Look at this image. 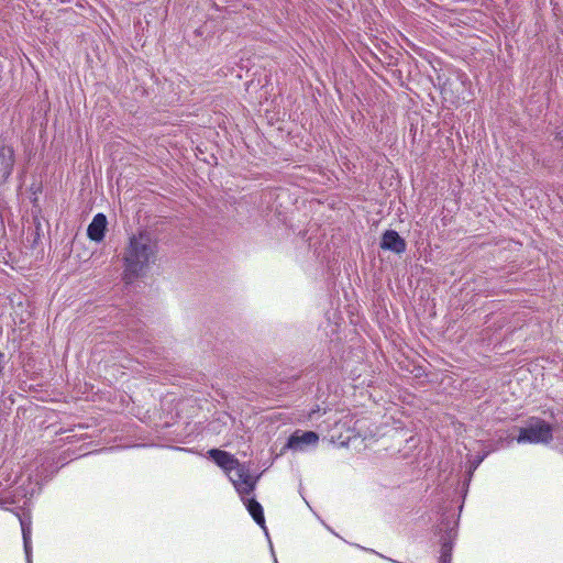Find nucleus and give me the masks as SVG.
<instances>
[{
  "label": "nucleus",
  "mask_w": 563,
  "mask_h": 563,
  "mask_svg": "<svg viewBox=\"0 0 563 563\" xmlns=\"http://www.w3.org/2000/svg\"><path fill=\"white\" fill-rule=\"evenodd\" d=\"M155 254L156 244L147 233L131 236L123 255L124 280L130 284L140 277L150 263L155 261Z\"/></svg>",
  "instance_id": "1"
},
{
  "label": "nucleus",
  "mask_w": 563,
  "mask_h": 563,
  "mask_svg": "<svg viewBox=\"0 0 563 563\" xmlns=\"http://www.w3.org/2000/svg\"><path fill=\"white\" fill-rule=\"evenodd\" d=\"M207 456L229 477L238 494L253 493L257 477H252L246 463H241L233 454L221 449H210Z\"/></svg>",
  "instance_id": "2"
},
{
  "label": "nucleus",
  "mask_w": 563,
  "mask_h": 563,
  "mask_svg": "<svg viewBox=\"0 0 563 563\" xmlns=\"http://www.w3.org/2000/svg\"><path fill=\"white\" fill-rule=\"evenodd\" d=\"M21 484L13 490H8L13 483H16L15 478L12 479V474L7 467L0 470V508L10 510L11 506L18 508L29 507L32 498L38 495L42 490V486L37 481H33L31 476L25 479L20 478Z\"/></svg>",
  "instance_id": "3"
},
{
  "label": "nucleus",
  "mask_w": 563,
  "mask_h": 563,
  "mask_svg": "<svg viewBox=\"0 0 563 563\" xmlns=\"http://www.w3.org/2000/svg\"><path fill=\"white\" fill-rule=\"evenodd\" d=\"M552 426L542 419H533L529 422V424H527L523 428H520L516 441L519 444H539L549 443L552 440Z\"/></svg>",
  "instance_id": "4"
},
{
  "label": "nucleus",
  "mask_w": 563,
  "mask_h": 563,
  "mask_svg": "<svg viewBox=\"0 0 563 563\" xmlns=\"http://www.w3.org/2000/svg\"><path fill=\"white\" fill-rule=\"evenodd\" d=\"M319 442V434L314 431L296 430L287 440L286 446L296 452L307 451Z\"/></svg>",
  "instance_id": "5"
},
{
  "label": "nucleus",
  "mask_w": 563,
  "mask_h": 563,
  "mask_svg": "<svg viewBox=\"0 0 563 563\" xmlns=\"http://www.w3.org/2000/svg\"><path fill=\"white\" fill-rule=\"evenodd\" d=\"M379 246L385 251L402 254L406 252L407 243L397 231L388 229L382 234Z\"/></svg>",
  "instance_id": "6"
},
{
  "label": "nucleus",
  "mask_w": 563,
  "mask_h": 563,
  "mask_svg": "<svg viewBox=\"0 0 563 563\" xmlns=\"http://www.w3.org/2000/svg\"><path fill=\"white\" fill-rule=\"evenodd\" d=\"M251 494L252 493H245L243 495L239 494V496L241 497L253 520L264 530L265 534L268 537V531L265 525L264 509L254 497L250 496Z\"/></svg>",
  "instance_id": "7"
},
{
  "label": "nucleus",
  "mask_w": 563,
  "mask_h": 563,
  "mask_svg": "<svg viewBox=\"0 0 563 563\" xmlns=\"http://www.w3.org/2000/svg\"><path fill=\"white\" fill-rule=\"evenodd\" d=\"M444 532L441 536L440 554L452 555L454 540L457 536V520H443Z\"/></svg>",
  "instance_id": "8"
},
{
  "label": "nucleus",
  "mask_w": 563,
  "mask_h": 563,
  "mask_svg": "<svg viewBox=\"0 0 563 563\" xmlns=\"http://www.w3.org/2000/svg\"><path fill=\"white\" fill-rule=\"evenodd\" d=\"M108 220L106 214L99 212L95 214L87 228V235L93 242H101L104 239Z\"/></svg>",
  "instance_id": "9"
},
{
  "label": "nucleus",
  "mask_w": 563,
  "mask_h": 563,
  "mask_svg": "<svg viewBox=\"0 0 563 563\" xmlns=\"http://www.w3.org/2000/svg\"><path fill=\"white\" fill-rule=\"evenodd\" d=\"M14 163L13 148L5 143H0V185L10 176Z\"/></svg>",
  "instance_id": "10"
},
{
  "label": "nucleus",
  "mask_w": 563,
  "mask_h": 563,
  "mask_svg": "<svg viewBox=\"0 0 563 563\" xmlns=\"http://www.w3.org/2000/svg\"><path fill=\"white\" fill-rule=\"evenodd\" d=\"M19 520H20V525H21V529H22L23 545H24L26 562L32 563V561H31V552H32L31 522L26 521V519L21 516H19Z\"/></svg>",
  "instance_id": "11"
},
{
  "label": "nucleus",
  "mask_w": 563,
  "mask_h": 563,
  "mask_svg": "<svg viewBox=\"0 0 563 563\" xmlns=\"http://www.w3.org/2000/svg\"><path fill=\"white\" fill-rule=\"evenodd\" d=\"M487 454L484 453L482 455H477L475 456L474 459H472L470 462H468V466H467V482L471 481L474 472L477 470V467L483 463V461L486 459Z\"/></svg>",
  "instance_id": "12"
},
{
  "label": "nucleus",
  "mask_w": 563,
  "mask_h": 563,
  "mask_svg": "<svg viewBox=\"0 0 563 563\" xmlns=\"http://www.w3.org/2000/svg\"><path fill=\"white\" fill-rule=\"evenodd\" d=\"M452 555L440 554L439 563H451Z\"/></svg>",
  "instance_id": "13"
},
{
  "label": "nucleus",
  "mask_w": 563,
  "mask_h": 563,
  "mask_svg": "<svg viewBox=\"0 0 563 563\" xmlns=\"http://www.w3.org/2000/svg\"><path fill=\"white\" fill-rule=\"evenodd\" d=\"M4 353L3 352H0V373H2L3 368H4Z\"/></svg>",
  "instance_id": "14"
},
{
  "label": "nucleus",
  "mask_w": 563,
  "mask_h": 563,
  "mask_svg": "<svg viewBox=\"0 0 563 563\" xmlns=\"http://www.w3.org/2000/svg\"><path fill=\"white\" fill-rule=\"evenodd\" d=\"M269 547H271V552H272V555H273V559H274V563H278L271 541H269Z\"/></svg>",
  "instance_id": "15"
},
{
  "label": "nucleus",
  "mask_w": 563,
  "mask_h": 563,
  "mask_svg": "<svg viewBox=\"0 0 563 563\" xmlns=\"http://www.w3.org/2000/svg\"><path fill=\"white\" fill-rule=\"evenodd\" d=\"M319 411H320V408H319V407H317V409H316V410H314V409H313V410H311V411L309 412V419H313L314 413H316V412H319Z\"/></svg>",
  "instance_id": "16"
},
{
  "label": "nucleus",
  "mask_w": 563,
  "mask_h": 563,
  "mask_svg": "<svg viewBox=\"0 0 563 563\" xmlns=\"http://www.w3.org/2000/svg\"><path fill=\"white\" fill-rule=\"evenodd\" d=\"M206 144H207V143H199V145L197 146V150H198L199 152H202L201 145H206Z\"/></svg>",
  "instance_id": "17"
}]
</instances>
